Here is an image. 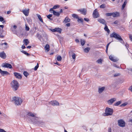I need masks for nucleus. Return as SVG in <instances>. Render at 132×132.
Masks as SVG:
<instances>
[{
    "instance_id": "nucleus-22",
    "label": "nucleus",
    "mask_w": 132,
    "mask_h": 132,
    "mask_svg": "<svg viewBox=\"0 0 132 132\" xmlns=\"http://www.w3.org/2000/svg\"><path fill=\"white\" fill-rule=\"evenodd\" d=\"M52 13H53L54 15L56 16H58L60 15V13L59 12H56L54 10L52 11Z\"/></svg>"
},
{
    "instance_id": "nucleus-51",
    "label": "nucleus",
    "mask_w": 132,
    "mask_h": 132,
    "mask_svg": "<svg viewBox=\"0 0 132 132\" xmlns=\"http://www.w3.org/2000/svg\"><path fill=\"white\" fill-rule=\"evenodd\" d=\"M110 43H111V42L109 43L108 44H107V45H106V51H107V50H108V48L109 46V44H110Z\"/></svg>"
},
{
    "instance_id": "nucleus-46",
    "label": "nucleus",
    "mask_w": 132,
    "mask_h": 132,
    "mask_svg": "<svg viewBox=\"0 0 132 132\" xmlns=\"http://www.w3.org/2000/svg\"><path fill=\"white\" fill-rule=\"evenodd\" d=\"M120 74L119 73H117L115 74L114 75V76L115 77H117L120 76Z\"/></svg>"
},
{
    "instance_id": "nucleus-44",
    "label": "nucleus",
    "mask_w": 132,
    "mask_h": 132,
    "mask_svg": "<svg viewBox=\"0 0 132 132\" xmlns=\"http://www.w3.org/2000/svg\"><path fill=\"white\" fill-rule=\"evenodd\" d=\"M106 15L107 16H110L112 15V13H108L106 14Z\"/></svg>"
},
{
    "instance_id": "nucleus-16",
    "label": "nucleus",
    "mask_w": 132,
    "mask_h": 132,
    "mask_svg": "<svg viewBox=\"0 0 132 132\" xmlns=\"http://www.w3.org/2000/svg\"><path fill=\"white\" fill-rule=\"evenodd\" d=\"M109 58L111 60L114 62H116L118 61V60L116 59H115L113 55H110L109 56Z\"/></svg>"
},
{
    "instance_id": "nucleus-39",
    "label": "nucleus",
    "mask_w": 132,
    "mask_h": 132,
    "mask_svg": "<svg viewBox=\"0 0 132 132\" xmlns=\"http://www.w3.org/2000/svg\"><path fill=\"white\" fill-rule=\"evenodd\" d=\"M37 36L38 37V38L41 40V38H42V36L39 35V34L37 33Z\"/></svg>"
},
{
    "instance_id": "nucleus-35",
    "label": "nucleus",
    "mask_w": 132,
    "mask_h": 132,
    "mask_svg": "<svg viewBox=\"0 0 132 132\" xmlns=\"http://www.w3.org/2000/svg\"><path fill=\"white\" fill-rule=\"evenodd\" d=\"M121 103V101H119L114 104V105L116 106H117L120 104Z\"/></svg>"
},
{
    "instance_id": "nucleus-61",
    "label": "nucleus",
    "mask_w": 132,
    "mask_h": 132,
    "mask_svg": "<svg viewBox=\"0 0 132 132\" xmlns=\"http://www.w3.org/2000/svg\"><path fill=\"white\" fill-rule=\"evenodd\" d=\"M75 41L77 43H78L79 42V40L78 39H76Z\"/></svg>"
},
{
    "instance_id": "nucleus-21",
    "label": "nucleus",
    "mask_w": 132,
    "mask_h": 132,
    "mask_svg": "<svg viewBox=\"0 0 132 132\" xmlns=\"http://www.w3.org/2000/svg\"><path fill=\"white\" fill-rule=\"evenodd\" d=\"M112 16L114 17H118L119 16V13L117 12L112 13Z\"/></svg>"
},
{
    "instance_id": "nucleus-20",
    "label": "nucleus",
    "mask_w": 132,
    "mask_h": 132,
    "mask_svg": "<svg viewBox=\"0 0 132 132\" xmlns=\"http://www.w3.org/2000/svg\"><path fill=\"white\" fill-rule=\"evenodd\" d=\"M60 7V5H54L53 8H51L50 9V12L51 13H52V11H54L53 10V9H57V8L59 7Z\"/></svg>"
},
{
    "instance_id": "nucleus-7",
    "label": "nucleus",
    "mask_w": 132,
    "mask_h": 132,
    "mask_svg": "<svg viewBox=\"0 0 132 132\" xmlns=\"http://www.w3.org/2000/svg\"><path fill=\"white\" fill-rule=\"evenodd\" d=\"M2 66L3 67L11 69L12 68V65L9 63H5L2 64Z\"/></svg>"
},
{
    "instance_id": "nucleus-37",
    "label": "nucleus",
    "mask_w": 132,
    "mask_h": 132,
    "mask_svg": "<svg viewBox=\"0 0 132 132\" xmlns=\"http://www.w3.org/2000/svg\"><path fill=\"white\" fill-rule=\"evenodd\" d=\"M78 22H81L82 23H83V22L84 21L82 19H78Z\"/></svg>"
},
{
    "instance_id": "nucleus-11",
    "label": "nucleus",
    "mask_w": 132,
    "mask_h": 132,
    "mask_svg": "<svg viewBox=\"0 0 132 132\" xmlns=\"http://www.w3.org/2000/svg\"><path fill=\"white\" fill-rule=\"evenodd\" d=\"M51 31H52L54 32H56L60 34L61 32L62 29L59 28H55L54 29H51Z\"/></svg>"
},
{
    "instance_id": "nucleus-50",
    "label": "nucleus",
    "mask_w": 132,
    "mask_h": 132,
    "mask_svg": "<svg viewBox=\"0 0 132 132\" xmlns=\"http://www.w3.org/2000/svg\"><path fill=\"white\" fill-rule=\"evenodd\" d=\"M4 37V36L2 34V33H1V34H0V38H3Z\"/></svg>"
},
{
    "instance_id": "nucleus-14",
    "label": "nucleus",
    "mask_w": 132,
    "mask_h": 132,
    "mask_svg": "<svg viewBox=\"0 0 132 132\" xmlns=\"http://www.w3.org/2000/svg\"><path fill=\"white\" fill-rule=\"evenodd\" d=\"M22 12L24 15L26 16H28L29 12V9L24 10H22Z\"/></svg>"
},
{
    "instance_id": "nucleus-62",
    "label": "nucleus",
    "mask_w": 132,
    "mask_h": 132,
    "mask_svg": "<svg viewBox=\"0 0 132 132\" xmlns=\"http://www.w3.org/2000/svg\"><path fill=\"white\" fill-rule=\"evenodd\" d=\"M54 63L55 64H57L59 65H60V64H59L57 62H56V63Z\"/></svg>"
},
{
    "instance_id": "nucleus-18",
    "label": "nucleus",
    "mask_w": 132,
    "mask_h": 132,
    "mask_svg": "<svg viewBox=\"0 0 132 132\" xmlns=\"http://www.w3.org/2000/svg\"><path fill=\"white\" fill-rule=\"evenodd\" d=\"M0 56L2 58L4 59L6 57V56L5 53L4 52H0Z\"/></svg>"
},
{
    "instance_id": "nucleus-63",
    "label": "nucleus",
    "mask_w": 132,
    "mask_h": 132,
    "mask_svg": "<svg viewBox=\"0 0 132 132\" xmlns=\"http://www.w3.org/2000/svg\"><path fill=\"white\" fill-rule=\"evenodd\" d=\"M31 47V46H28L27 47V48H30Z\"/></svg>"
},
{
    "instance_id": "nucleus-13",
    "label": "nucleus",
    "mask_w": 132,
    "mask_h": 132,
    "mask_svg": "<svg viewBox=\"0 0 132 132\" xmlns=\"http://www.w3.org/2000/svg\"><path fill=\"white\" fill-rule=\"evenodd\" d=\"M50 104L53 106L59 105V103L56 101H51Z\"/></svg>"
},
{
    "instance_id": "nucleus-5",
    "label": "nucleus",
    "mask_w": 132,
    "mask_h": 132,
    "mask_svg": "<svg viewBox=\"0 0 132 132\" xmlns=\"http://www.w3.org/2000/svg\"><path fill=\"white\" fill-rule=\"evenodd\" d=\"M113 112V110L109 108L106 109L105 114L106 116L112 115Z\"/></svg>"
},
{
    "instance_id": "nucleus-2",
    "label": "nucleus",
    "mask_w": 132,
    "mask_h": 132,
    "mask_svg": "<svg viewBox=\"0 0 132 132\" xmlns=\"http://www.w3.org/2000/svg\"><path fill=\"white\" fill-rule=\"evenodd\" d=\"M110 36L111 37H114L116 39L122 43H124V42L121 36L119 34L116 33L115 32H113L110 35Z\"/></svg>"
},
{
    "instance_id": "nucleus-34",
    "label": "nucleus",
    "mask_w": 132,
    "mask_h": 132,
    "mask_svg": "<svg viewBox=\"0 0 132 132\" xmlns=\"http://www.w3.org/2000/svg\"><path fill=\"white\" fill-rule=\"evenodd\" d=\"M24 75L27 77V76L29 75V73L26 71H24L23 73Z\"/></svg>"
},
{
    "instance_id": "nucleus-30",
    "label": "nucleus",
    "mask_w": 132,
    "mask_h": 132,
    "mask_svg": "<svg viewBox=\"0 0 132 132\" xmlns=\"http://www.w3.org/2000/svg\"><path fill=\"white\" fill-rule=\"evenodd\" d=\"M105 25V27L104 28V29L105 30L107 31L108 32H110V30L108 28V26H106V24Z\"/></svg>"
},
{
    "instance_id": "nucleus-8",
    "label": "nucleus",
    "mask_w": 132,
    "mask_h": 132,
    "mask_svg": "<svg viewBox=\"0 0 132 132\" xmlns=\"http://www.w3.org/2000/svg\"><path fill=\"white\" fill-rule=\"evenodd\" d=\"M93 15V17L95 18H96L99 17V14L96 9H95L94 11Z\"/></svg>"
},
{
    "instance_id": "nucleus-38",
    "label": "nucleus",
    "mask_w": 132,
    "mask_h": 132,
    "mask_svg": "<svg viewBox=\"0 0 132 132\" xmlns=\"http://www.w3.org/2000/svg\"><path fill=\"white\" fill-rule=\"evenodd\" d=\"M72 16L74 18H76L78 19L79 18L78 16L77 15L75 14H73L72 15Z\"/></svg>"
},
{
    "instance_id": "nucleus-42",
    "label": "nucleus",
    "mask_w": 132,
    "mask_h": 132,
    "mask_svg": "<svg viewBox=\"0 0 132 132\" xmlns=\"http://www.w3.org/2000/svg\"><path fill=\"white\" fill-rule=\"evenodd\" d=\"M127 3V2L126 1H125L124 2V3L122 5V8L123 9L125 7Z\"/></svg>"
},
{
    "instance_id": "nucleus-59",
    "label": "nucleus",
    "mask_w": 132,
    "mask_h": 132,
    "mask_svg": "<svg viewBox=\"0 0 132 132\" xmlns=\"http://www.w3.org/2000/svg\"><path fill=\"white\" fill-rule=\"evenodd\" d=\"M66 26H67L69 27L70 26V23H67L66 24Z\"/></svg>"
},
{
    "instance_id": "nucleus-52",
    "label": "nucleus",
    "mask_w": 132,
    "mask_h": 132,
    "mask_svg": "<svg viewBox=\"0 0 132 132\" xmlns=\"http://www.w3.org/2000/svg\"><path fill=\"white\" fill-rule=\"evenodd\" d=\"M129 89L132 92V86L129 87Z\"/></svg>"
},
{
    "instance_id": "nucleus-43",
    "label": "nucleus",
    "mask_w": 132,
    "mask_h": 132,
    "mask_svg": "<svg viewBox=\"0 0 132 132\" xmlns=\"http://www.w3.org/2000/svg\"><path fill=\"white\" fill-rule=\"evenodd\" d=\"M105 5L104 4H103L100 6V7L101 8H104L105 7Z\"/></svg>"
},
{
    "instance_id": "nucleus-31",
    "label": "nucleus",
    "mask_w": 132,
    "mask_h": 132,
    "mask_svg": "<svg viewBox=\"0 0 132 132\" xmlns=\"http://www.w3.org/2000/svg\"><path fill=\"white\" fill-rule=\"evenodd\" d=\"M90 49V48L89 47L86 48L84 50V51L85 52L88 53Z\"/></svg>"
},
{
    "instance_id": "nucleus-33",
    "label": "nucleus",
    "mask_w": 132,
    "mask_h": 132,
    "mask_svg": "<svg viewBox=\"0 0 132 132\" xmlns=\"http://www.w3.org/2000/svg\"><path fill=\"white\" fill-rule=\"evenodd\" d=\"M0 21L2 22L3 23H4L5 21L4 20V18L1 16H0Z\"/></svg>"
},
{
    "instance_id": "nucleus-10",
    "label": "nucleus",
    "mask_w": 132,
    "mask_h": 132,
    "mask_svg": "<svg viewBox=\"0 0 132 132\" xmlns=\"http://www.w3.org/2000/svg\"><path fill=\"white\" fill-rule=\"evenodd\" d=\"M116 98H113L108 101V103L109 105H111L114 102L116 101Z\"/></svg>"
},
{
    "instance_id": "nucleus-27",
    "label": "nucleus",
    "mask_w": 132,
    "mask_h": 132,
    "mask_svg": "<svg viewBox=\"0 0 132 132\" xmlns=\"http://www.w3.org/2000/svg\"><path fill=\"white\" fill-rule=\"evenodd\" d=\"M103 61V60L102 59H100L96 61V62L98 64H101Z\"/></svg>"
},
{
    "instance_id": "nucleus-25",
    "label": "nucleus",
    "mask_w": 132,
    "mask_h": 132,
    "mask_svg": "<svg viewBox=\"0 0 132 132\" xmlns=\"http://www.w3.org/2000/svg\"><path fill=\"white\" fill-rule=\"evenodd\" d=\"M36 15L37 16L39 20L42 23H43L42 18L40 15L38 14H36Z\"/></svg>"
},
{
    "instance_id": "nucleus-3",
    "label": "nucleus",
    "mask_w": 132,
    "mask_h": 132,
    "mask_svg": "<svg viewBox=\"0 0 132 132\" xmlns=\"http://www.w3.org/2000/svg\"><path fill=\"white\" fill-rule=\"evenodd\" d=\"M11 87L14 90H16L19 88V83L16 80H13L11 82Z\"/></svg>"
},
{
    "instance_id": "nucleus-23",
    "label": "nucleus",
    "mask_w": 132,
    "mask_h": 132,
    "mask_svg": "<svg viewBox=\"0 0 132 132\" xmlns=\"http://www.w3.org/2000/svg\"><path fill=\"white\" fill-rule=\"evenodd\" d=\"M44 48L45 50L46 51H47V52L48 51L50 50L49 45L48 44H46Z\"/></svg>"
},
{
    "instance_id": "nucleus-15",
    "label": "nucleus",
    "mask_w": 132,
    "mask_h": 132,
    "mask_svg": "<svg viewBox=\"0 0 132 132\" xmlns=\"http://www.w3.org/2000/svg\"><path fill=\"white\" fill-rule=\"evenodd\" d=\"M98 21L100 23H101L103 24L104 25L106 24V22L103 19H98Z\"/></svg>"
},
{
    "instance_id": "nucleus-54",
    "label": "nucleus",
    "mask_w": 132,
    "mask_h": 132,
    "mask_svg": "<svg viewBox=\"0 0 132 132\" xmlns=\"http://www.w3.org/2000/svg\"><path fill=\"white\" fill-rule=\"evenodd\" d=\"M108 132H111V128H109L108 129Z\"/></svg>"
},
{
    "instance_id": "nucleus-4",
    "label": "nucleus",
    "mask_w": 132,
    "mask_h": 132,
    "mask_svg": "<svg viewBox=\"0 0 132 132\" xmlns=\"http://www.w3.org/2000/svg\"><path fill=\"white\" fill-rule=\"evenodd\" d=\"M12 101L14 103L15 105H18L22 103V101L20 97H13Z\"/></svg>"
},
{
    "instance_id": "nucleus-55",
    "label": "nucleus",
    "mask_w": 132,
    "mask_h": 132,
    "mask_svg": "<svg viewBox=\"0 0 132 132\" xmlns=\"http://www.w3.org/2000/svg\"><path fill=\"white\" fill-rule=\"evenodd\" d=\"M118 23V21H116L114 22V23L115 24H117Z\"/></svg>"
},
{
    "instance_id": "nucleus-60",
    "label": "nucleus",
    "mask_w": 132,
    "mask_h": 132,
    "mask_svg": "<svg viewBox=\"0 0 132 132\" xmlns=\"http://www.w3.org/2000/svg\"><path fill=\"white\" fill-rule=\"evenodd\" d=\"M27 21L28 22L31 21V20L30 19H27Z\"/></svg>"
},
{
    "instance_id": "nucleus-12",
    "label": "nucleus",
    "mask_w": 132,
    "mask_h": 132,
    "mask_svg": "<svg viewBox=\"0 0 132 132\" xmlns=\"http://www.w3.org/2000/svg\"><path fill=\"white\" fill-rule=\"evenodd\" d=\"M14 74L15 77L17 78L21 79L22 78L21 75L20 73L17 72H14Z\"/></svg>"
},
{
    "instance_id": "nucleus-28",
    "label": "nucleus",
    "mask_w": 132,
    "mask_h": 132,
    "mask_svg": "<svg viewBox=\"0 0 132 132\" xmlns=\"http://www.w3.org/2000/svg\"><path fill=\"white\" fill-rule=\"evenodd\" d=\"M71 53V54H72V57L73 59H75L76 57V54L73 53L72 51H71V52H70V53Z\"/></svg>"
},
{
    "instance_id": "nucleus-41",
    "label": "nucleus",
    "mask_w": 132,
    "mask_h": 132,
    "mask_svg": "<svg viewBox=\"0 0 132 132\" xmlns=\"http://www.w3.org/2000/svg\"><path fill=\"white\" fill-rule=\"evenodd\" d=\"M25 26H26V29L27 31H28L29 30V27L28 26L27 24H25Z\"/></svg>"
},
{
    "instance_id": "nucleus-9",
    "label": "nucleus",
    "mask_w": 132,
    "mask_h": 132,
    "mask_svg": "<svg viewBox=\"0 0 132 132\" xmlns=\"http://www.w3.org/2000/svg\"><path fill=\"white\" fill-rule=\"evenodd\" d=\"M78 11L80 12L81 13L84 15H86L87 13V10L85 9H80L78 10Z\"/></svg>"
},
{
    "instance_id": "nucleus-40",
    "label": "nucleus",
    "mask_w": 132,
    "mask_h": 132,
    "mask_svg": "<svg viewBox=\"0 0 132 132\" xmlns=\"http://www.w3.org/2000/svg\"><path fill=\"white\" fill-rule=\"evenodd\" d=\"M39 67V64L38 63H37V65L36 66H35L34 68V70L35 71H36L37 70V69L38 68V67Z\"/></svg>"
},
{
    "instance_id": "nucleus-47",
    "label": "nucleus",
    "mask_w": 132,
    "mask_h": 132,
    "mask_svg": "<svg viewBox=\"0 0 132 132\" xmlns=\"http://www.w3.org/2000/svg\"><path fill=\"white\" fill-rule=\"evenodd\" d=\"M52 14H49L48 15H47V18L49 19H50V18L52 16Z\"/></svg>"
},
{
    "instance_id": "nucleus-6",
    "label": "nucleus",
    "mask_w": 132,
    "mask_h": 132,
    "mask_svg": "<svg viewBox=\"0 0 132 132\" xmlns=\"http://www.w3.org/2000/svg\"><path fill=\"white\" fill-rule=\"evenodd\" d=\"M118 125L121 127H124L125 125V122L124 120L122 119L119 120L118 121Z\"/></svg>"
},
{
    "instance_id": "nucleus-24",
    "label": "nucleus",
    "mask_w": 132,
    "mask_h": 132,
    "mask_svg": "<svg viewBox=\"0 0 132 132\" xmlns=\"http://www.w3.org/2000/svg\"><path fill=\"white\" fill-rule=\"evenodd\" d=\"M23 42L26 45H27L29 43V41L27 39H26L24 40Z\"/></svg>"
},
{
    "instance_id": "nucleus-45",
    "label": "nucleus",
    "mask_w": 132,
    "mask_h": 132,
    "mask_svg": "<svg viewBox=\"0 0 132 132\" xmlns=\"http://www.w3.org/2000/svg\"><path fill=\"white\" fill-rule=\"evenodd\" d=\"M129 38L131 41H132V35L130 34H129Z\"/></svg>"
},
{
    "instance_id": "nucleus-36",
    "label": "nucleus",
    "mask_w": 132,
    "mask_h": 132,
    "mask_svg": "<svg viewBox=\"0 0 132 132\" xmlns=\"http://www.w3.org/2000/svg\"><path fill=\"white\" fill-rule=\"evenodd\" d=\"M21 52H22L25 55H26L27 56H29L30 55V54H29L28 53H27V52H26V51L23 50L22 51H21Z\"/></svg>"
},
{
    "instance_id": "nucleus-1",
    "label": "nucleus",
    "mask_w": 132,
    "mask_h": 132,
    "mask_svg": "<svg viewBox=\"0 0 132 132\" xmlns=\"http://www.w3.org/2000/svg\"><path fill=\"white\" fill-rule=\"evenodd\" d=\"M27 116L28 119L33 123L37 124L40 126H42L44 124V122L40 121L39 118L31 112L28 113Z\"/></svg>"
},
{
    "instance_id": "nucleus-56",
    "label": "nucleus",
    "mask_w": 132,
    "mask_h": 132,
    "mask_svg": "<svg viewBox=\"0 0 132 132\" xmlns=\"http://www.w3.org/2000/svg\"><path fill=\"white\" fill-rule=\"evenodd\" d=\"M127 105V104L125 103H124L121 105V106H125Z\"/></svg>"
},
{
    "instance_id": "nucleus-57",
    "label": "nucleus",
    "mask_w": 132,
    "mask_h": 132,
    "mask_svg": "<svg viewBox=\"0 0 132 132\" xmlns=\"http://www.w3.org/2000/svg\"><path fill=\"white\" fill-rule=\"evenodd\" d=\"M22 49H24L26 48V47L23 45L22 46Z\"/></svg>"
},
{
    "instance_id": "nucleus-49",
    "label": "nucleus",
    "mask_w": 132,
    "mask_h": 132,
    "mask_svg": "<svg viewBox=\"0 0 132 132\" xmlns=\"http://www.w3.org/2000/svg\"><path fill=\"white\" fill-rule=\"evenodd\" d=\"M84 20L85 21H86L87 22H88L89 21V19L87 18H84Z\"/></svg>"
},
{
    "instance_id": "nucleus-26",
    "label": "nucleus",
    "mask_w": 132,
    "mask_h": 132,
    "mask_svg": "<svg viewBox=\"0 0 132 132\" xmlns=\"http://www.w3.org/2000/svg\"><path fill=\"white\" fill-rule=\"evenodd\" d=\"M70 19L68 17H66L65 18L64 20L63 21V22L64 23H66L70 21Z\"/></svg>"
},
{
    "instance_id": "nucleus-32",
    "label": "nucleus",
    "mask_w": 132,
    "mask_h": 132,
    "mask_svg": "<svg viewBox=\"0 0 132 132\" xmlns=\"http://www.w3.org/2000/svg\"><path fill=\"white\" fill-rule=\"evenodd\" d=\"M57 60L58 61H61L62 58L61 56L60 55H58L57 57Z\"/></svg>"
},
{
    "instance_id": "nucleus-29",
    "label": "nucleus",
    "mask_w": 132,
    "mask_h": 132,
    "mask_svg": "<svg viewBox=\"0 0 132 132\" xmlns=\"http://www.w3.org/2000/svg\"><path fill=\"white\" fill-rule=\"evenodd\" d=\"M80 42L81 43V44L82 46H83L85 44V41L84 39H81Z\"/></svg>"
},
{
    "instance_id": "nucleus-48",
    "label": "nucleus",
    "mask_w": 132,
    "mask_h": 132,
    "mask_svg": "<svg viewBox=\"0 0 132 132\" xmlns=\"http://www.w3.org/2000/svg\"><path fill=\"white\" fill-rule=\"evenodd\" d=\"M7 43H6L5 42L4 43H2L1 44V45H2V46H3V45H5L6 46L7 45Z\"/></svg>"
},
{
    "instance_id": "nucleus-64",
    "label": "nucleus",
    "mask_w": 132,
    "mask_h": 132,
    "mask_svg": "<svg viewBox=\"0 0 132 132\" xmlns=\"http://www.w3.org/2000/svg\"><path fill=\"white\" fill-rule=\"evenodd\" d=\"M11 12V11H8L7 12V13L8 14H10Z\"/></svg>"
},
{
    "instance_id": "nucleus-19",
    "label": "nucleus",
    "mask_w": 132,
    "mask_h": 132,
    "mask_svg": "<svg viewBox=\"0 0 132 132\" xmlns=\"http://www.w3.org/2000/svg\"><path fill=\"white\" fill-rule=\"evenodd\" d=\"M105 88V87H99L98 89V92L100 94L102 93L104 90Z\"/></svg>"
},
{
    "instance_id": "nucleus-17",
    "label": "nucleus",
    "mask_w": 132,
    "mask_h": 132,
    "mask_svg": "<svg viewBox=\"0 0 132 132\" xmlns=\"http://www.w3.org/2000/svg\"><path fill=\"white\" fill-rule=\"evenodd\" d=\"M1 73L3 76L6 75H8L10 74L9 73L6 71H4L2 70L1 72Z\"/></svg>"
},
{
    "instance_id": "nucleus-58",
    "label": "nucleus",
    "mask_w": 132,
    "mask_h": 132,
    "mask_svg": "<svg viewBox=\"0 0 132 132\" xmlns=\"http://www.w3.org/2000/svg\"><path fill=\"white\" fill-rule=\"evenodd\" d=\"M129 121L132 123V117L129 119Z\"/></svg>"
},
{
    "instance_id": "nucleus-53",
    "label": "nucleus",
    "mask_w": 132,
    "mask_h": 132,
    "mask_svg": "<svg viewBox=\"0 0 132 132\" xmlns=\"http://www.w3.org/2000/svg\"><path fill=\"white\" fill-rule=\"evenodd\" d=\"M113 66L114 67H115L116 68H119V67L118 66H117L116 64H114L113 65Z\"/></svg>"
}]
</instances>
